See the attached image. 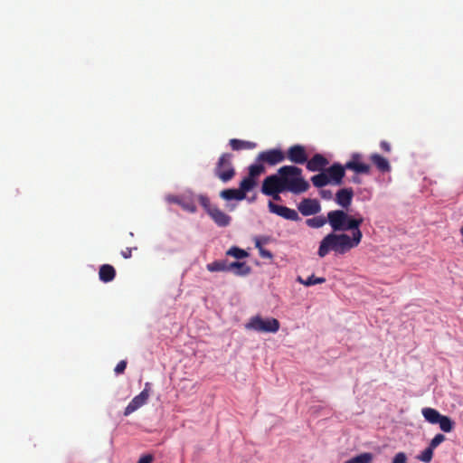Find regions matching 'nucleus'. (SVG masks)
<instances>
[{
  "mask_svg": "<svg viewBox=\"0 0 463 463\" xmlns=\"http://www.w3.org/2000/svg\"><path fill=\"white\" fill-rule=\"evenodd\" d=\"M327 221L333 232H331L323 238L317 250L320 258L326 256L330 250L343 255L360 244L363 238L360 226L364 222L361 214L350 215L344 210H333L327 213Z\"/></svg>",
  "mask_w": 463,
  "mask_h": 463,
  "instance_id": "f257e3e1",
  "label": "nucleus"
},
{
  "mask_svg": "<svg viewBox=\"0 0 463 463\" xmlns=\"http://www.w3.org/2000/svg\"><path fill=\"white\" fill-rule=\"evenodd\" d=\"M309 183L304 178L302 169L296 165H283L277 174L267 176L261 185V193L280 200L279 194L289 192L300 194L309 189Z\"/></svg>",
  "mask_w": 463,
  "mask_h": 463,
  "instance_id": "f03ea898",
  "label": "nucleus"
},
{
  "mask_svg": "<svg viewBox=\"0 0 463 463\" xmlns=\"http://www.w3.org/2000/svg\"><path fill=\"white\" fill-rule=\"evenodd\" d=\"M199 203L214 223L219 227H227L230 225L232 218L230 215L221 210L216 204L211 203L206 195H199Z\"/></svg>",
  "mask_w": 463,
  "mask_h": 463,
  "instance_id": "7ed1b4c3",
  "label": "nucleus"
},
{
  "mask_svg": "<svg viewBox=\"0 0 463 463\" xmlns=\"http://www.w3.org/2000/svg\"><path fill=\"white\" fill-rule=\"evenodd\" d=\"M232 154H222L218 158V161L213 169L214 175L223 183L231 181L236 175V171L232 164Z\"/></svg>",
  "mask_w": 463,
  "mask_h": 463,
  "instance_id": "20e7f679",
  "label": "nucleus"
},
{
  "mask_svg": "<svg viewBox=\"0 0 463 463\" xmlns=\"http://www.w3.org/2000/svg\"><path fill=\"white\" fill-rule=\"evenodd\" d=\"M280 324L277 318L268 317L264 319L260 316L250 317L245 325L246 329L260 333H277Z\"/></svg>",
  "mask_w": 463,
  "mask_h": 463,
  "instance_id": "39448f33",
  "label": "nucleus"
},
{
  "mask_svg": "<svg viewBox=\"0 0 463 463\" xmlns=\"http://www.w3.org/2000/svg\"><path fill=\"white\" fill-rule=\"evenodd\" d=\"M150 392L151 383H146L143 391L138 395L135 396L128 403V405L125 408L124 415L128 416L137 410H138L140 407L145 405L149 399Z\"/></svg>",
  "mask_w": 463,
  "mask_h": 463,
  "instance_id": "423d86ee",
  "label": "nucleus"
},
{
  "mask_svg": "<svg viewBox=\"0 0 463 463\" xmlns=\"http://www.w3.org/2000/svg\"><path fill=\"white\" fill-rule=\"evenodd\" d=\"M263 173H265V166L261 162L256 161L250 165L248 175L241 180L243 187L251 191L257 185L259 176Z\"/></svg>",
  "mask_w": 463,
  "mask_h": 463,
  "instance_id": "0eeeda50",
  "label": "nucleus"
},
{
  "mask_svg": "<svg viewBox=\"0 0 463 463\" xmlns=\"http://www.w3.org/2000/svg\"><path fill=\"white\" fill-rule=\"evenodd\" d=\"M284 159L285 155L279 148L262 151L256 157V161L261 162L262 164L265 163L269 165H276L279 163L283 162Z\"/></svg>",
  "mask_w": 463,
  "mask_h": 463,
  "instance_id": "6e6552de",
  "label": "nucleus"
},
{
  "mask_svg": "<svg viewBox=\"0 0 463 463\" xmlns=\"http://www.w3.org/2000/svg\"><path fill=\"white\" fill-rule=\"evenodd\" d=\"M345 169L352 170L356 174H369L371 167L368 164L363 162V156L359 153H354L351 159L345 164Z\"/></svg>",
  "mask_w": 463,
  "mask_h": 463,
  "instance_id": "1a4fd4ad",
  "label": "nucleus"
},
{
  "mask_svg": "<svg viewBox=\"0 0 463 463\" xmlns=\"http://www.w3.org/2000/svg\"><path fill=\"white\" fill-rule=\"evenodd\" d=\"M298 211L304 216H309L318 213L321 211V205L317 199L304 198L298 206Z\"/></svg>",
  "mask_w": 463,
  "mask_h": 463,
  "instance_id": "9d476101",
  "label": "nucleus"
},
{
  "mask_svg": "<svg viewBox=\"0 0 463 463\" xmlns=\"http://www.w3.org/2000/svg\"><path fill=\"white\" fill-rule=\"evenodd\" d=\"M268 206H269V211L272 213H275L280 217H283L286 220H290V221H298L299 220L298 213L293 209H290L287 206L276 204L272 202H269Z\"/></svg>",
  "mask_w": 463,
  "mask_h": 463,
  "instance_id": "9b49d317",
  "label": "nucleus"
},
{
  "mask_svg": "<svg viewBox=\"0 0 463 463\" xmlns=\"http://www.w3.org/2000/svg\"><path fill=\"white\" fill-rule=\"evenodd\" d=\"M288 159L298 165H303L307 161V154L306 148L301 145H294L288 149Z\"/></svg>",
  "mask_w": 463,
  "mask_h": 463,
  "instance_id": "f8f14e48",
  "label": "nucleus"
},
{
  "mask_svg": "<svg viewBox=\"0 0 463 463\" xmlns=\"http://www.w3.org/2000/svg\"><path fill=\"white\" fill-rule=\"evenodd\" d=\"M250 191V190L248 188L245 189L243 187V183L241 182L239 189H224L220 193V196L226 201H242L246 198V194Z\"/></svg>",
  "mask_w": 463,
  "mask_h": 463,
  "instance_id": "ddd939ff",
  "label": "nucleus"
},
{
  "mask_svg": "<svg viewBox=\"0 0 463 463\" xmlns=\"http://www.w3.org/2000/svg\"><path fill=\"white\" fill-rule=\"evenodd\" d=\"M345 166L338 163H335L330 167H328L326 173L331 180L330 184L336 185L342 184L343 178L345 177Z\"/></svg>",
  "mask_w": 463,
  "mask_h": 463,
  "instance_id": "4468645a",
  "label": "nucleus"
},
{
  "mask_svg": "<svg viewBox=\"0 0 463 463\" xmlns=\"http://www.w3.org/2000/svg\"><path fill=\"white\" fill-rule=\"evenodd\" d=\"M168 203L180 205L184 211L189 213L196 212V205L191 198L176 195H168L166 197Z\"/></svg>",
  "mask_w": 463,
  "mask_h": 463,
  "instance_id": "2eb2a0df",
  "label": "nucleus"
},
{
  "mask_svg": "<svg viewBox=\"0 0 463 463\" xmlns=\"http://www.w3.org/2000/svg\"><path fill=\"white\" fill-rule=\"evenodd\" d=\"M354 197V191L352 188L340 189L335 194V203L344 209H347Z\"/></svg>",
  "mask_w": 463,
  "mask_h": 463,
  "instance_id": "dca6fc26",
  "label": "nucleus"
},
{
  "mask_svg": "<svg viewBox=\"0 0 463 463\" xmlns=\"http://www.w3.org/2000/svg\"><path fill=\"white\" fill-rule=\"evenodd\" d=\"M307 168L311 172L322 171L327 165L328 160L321 154H316L307 162Z\"/></svg>",
  "mask_w": 463,
  "mask_h": 463,
  "instance_id": "f3484780",
  "label": "nucleus"
},
{
  "mask_svg": "<svg viewBox=\"0 0 463 463\" xmlns=\"http://www.w3.org/2000/svg\"><path fill=\"white\" fill-rule=\"evenodd\" d=\"M369 158L380 172L388 173L391 171L392 167L389 161L383 156L377 153H373L370 156Z\"/></svg>",
  "mask_w": 463,
  "mask_h": 463,
  "instance_id": "a211bd4d",
  "label": "nucleus"
},
{
  "mask_svg": "<svg viewBox=\"0 0 463 463\" xmlns=\"http://www.w3.org/2000/svg\"><path fill=\"white\" fill-rule=\"evenodd\" d=\"M229 271L236 276H246L250 273L251 269L246 262L234 261L229 263Z\"/></svg>",
  "mask_w": 463,
  "mask_h": 463,
  "instance_id": "6ab92c4d",
  "label": "nucleus"
},
{
  "mask_svg": "<svg viewBox=\"0 0 463 463\" xmlns=\"http://www.w3.org/2000/svg\"><path fill=\"white\" fill-rule=\"evenodd\" d=\"M99 279L105 283L112 281L116 277V270L113 266L109 264H103L99 271Z\"/></svg>",
  "mask_w": 463,
  "mask_h": 463,
  "instance_id": "aec40b11",
  "label": "nucleus"
},
{
  "mask_svg": "<svg viewBox=\"0 0 463 463\" xmlns=\"http://www.w3.org/2000/svg\"><path fill=\"white\" fill-rule=\"evenodd\" d=\"M231 147L232 150L239 151V150H250L254 149L257 146V144L255 142L251 141H245L241 140L237 138H232L229 142Z\"/></svg>",
  "mask_w": 463,
  "mask_h": 463,
  "instance_id": "412c9836",
  "label": "nucleus"
},
{
  "mask_svg": "<svg viewBox=\"0 0 463 463\" xmlns=\"http://www.w3.org/2000/svg\"><path fill=\"white\" fill-rule=\"evenodd\" d=\"M421 413L424 419L431 424H437L442 416L437 410L432 408H423Z\"/></svg>",
  "mask_w": 463,
  "mask_h": 463,
  "instance_id": "4be33fe9",
  "label": "nucleus"
},
{
  "mask_svg": "<svg viewBox=\"0 0 463 463\" xmlns=\"http://www.w3.org/2000/svg\"><path fill=\"white\" fill-rule=\"evenodd\" d=\"M311 182L315 187L322 188L331 183V180L326 172H321L311 177Z\"/></svg>",
  "mask_w": 463,
  "mask_h": 463,
  "instance_id": "5701e85b",
  "label": "nucleus"
},
{
  "mask_svg": "<svg viewBox=\"0 0 463 463\" xmlns=\"http://www.w3.org/2000/svg\"><path fill=\"white\" fill-rule=\"evenodd\" d=\"M229 263L226 260H215L208 263L206 268L211 272L229 271Z\"/></svg>",
  "mask_w": 463,
  "mask_h": 463,
  "instance_id": "b1692460",
  "label": "nucleus"
},
{
  "mask_svg": "<svg viewBox=\"0 0 463 463\" xmlns=\"http://www.w3.org/2000/svg\"><path fill=\"white\" fill-rule=\"evenodd\" d=\"M297 281L306 287H310L316 284H322L326 282V279L323 277L317 278L315 275H311L307 279H304L302 277L298 276L297 278Z\"/></svg>",
  "mask_w": 463,
  "mask_h": 463,
  "instance_id": "393cba45",
  "label": "nucleus"
},
{
  "mask_svg": "<svg viewBox=\"0 0 463 463\" xmlns=\"http://www.w3.org/2000/svg\"><path fill=\"white\" fill-rule=\"evenodd\" d=\"M326 222H328L327 216L324 217L322 215L316 216L306 221L307 226L316 229L323 227Z\"/></svg>",
  "mask_w": 463,
  "mask_h": 463,
  "instance_id": "a878e982",
  "label": "nucleus"
},
{
  "mask_svg": "<svg viewBox=\"0 0 463 463\" xmlns=\"http://www.w3.org/2000/svg\"><path fill=\"white\" fill-rule=\"evenodd\" d=\"M437 424L439 425L440 430L444 432H450L454 428L453 420L445 415L440 417Z\"/></svg>",
  "mask_w": 463,
  "mask_h": 463,
  "instance_id": "bb28decb",
  "label": "nucleus"
},
{
  "mask_svg": "<svg viewBox=\"0 0 463 463\" xmlns=\"http://www.w3.org/2000/svg\"><path fill=\"white\" fill-rule=\"evenodd\" d=\"M373 460V455L369 452L362 453L345 463H371Z\"/></svg>",
  "mask_w": 463,
  "mask_h": 463,
  "instance_id": "cd10ccee",
  "label": "nucleus"
},
{
  "mask_svg": "<svg viewBox=\"0 0 463 463\" xmlns=\"http://www.w3.org/2000/svg\"><path fill=\"white\" fill-rule=\"evenodd\" d=\"M228 256H232L237 260H241L248 257V252L238 247H232L226 252Z\"/></svg>",
  "mask_w": 463,
  "mask_h": 463,
  "instance_id": "c85d7f7f",
  "label": "nucleus"
},
{
  "mask_svg": "<svg viewBox=\"0 0 463 463\" xmlns=\"http://www.w3.org/2000/svg\"><path fill=\"white\" fill-rule=\"evenodd\" d=\"M433 449L429 446L425 449L420 456H418V459L422 462H430L433 457Z\"/></svg>",
  "mask_w": 463,
  "mask_h": 463,
  "instance_id": "c756f323",
  "label": "nucleus"
},
{
  "mask_svg": "<svg viewBox=\"0 0 463 463\" xmlns=\"http://www.w3.org/2000/svg\"><path fill=\"white\" fill-rule=\"evenodd\" d=\"M446 439L445 436L443 434H437L435 437L430 440L429 446H430L433 449H435L439 444H441Z\"/></svg>",
  "mask_w": 463,
  "mask_h": 463,
  "instance_id": "7c9ffc66",
  "label": "nucleus"
},
{
  "mask_svg": "<svg viewBox=\"0 0 463 463\" xmlns=\"http://www.w3.org/2000/svg\"><path fill=\"white\" fill-rule=\"evenodd\" d=\"M392 463H407V456L404 452H399L397 453Z\"/></svg>",
  "mask_w": 463,
  "mask_h": 463,
  "instance_id": "2f4dec72",
  "label": "nucleus"
},
{
  "mask_svg": "<svg viewBox=\"0 0 463 463\" xmlns=\"http://www.w3.org/2000/svg\"><path fill=\"white\" fill-rule=\"evenodd\" d=\"M127 367V361L121 360L115 367L114 371L117 374L123 373Z\"/></svg>",
  "mask_w": 463,
  "mask_h": 463,
  "instance_id": "473e14b6",
  "label": "nucleus"
},
{
  "mask_svg": "<svg viewBox=\"0 0 463 463\" xmlns=\"http://www.w3.org/2000/svg\"><path fill=\"white\" fill-rule=\"evenodd\" d=\"M319 194L323 199L331 200L333 198V193L330 190L321 189Z\"/></svg>",
  "mask_w": 463,
  "mask_h": 463,
  "instance_id": "72a5a7b5",
  "label": "nucleus"
},
{
  "mask_svg": "<svg viewBox=\"0 0 463 463\" xmlns=\"http://www.w3.org/2000/svg\"><path fill=\"white\" fill-rule=\"evenodd\" d=\"M154 457L151 454L143 455L137 463H152Z\"/></svg>",
  "mask_w": 463,
  "mask_h": 463,
  "instance_id": "f704fd0d",
  "label": "nucleus"
},
{
  "mask_svg": "<svg viewBox=\"0 0 463 463\" xmlns=\"http://www.w3.org/2000/svg\"><path fill=\"white\" fill-rule=\"evenodd\" d=\"M259 253L261 258L271 260L273 258V254L271 251L262 248L259 250Z\"/></svg>",
  "mask_w": 463,
  "mask_h": 463,
  "instance_id": "c9c22d12",
  "label": "nucleus"
},
{
  "mask_svg": "<svg viewBox=\"0 0 463 463\" xmlns=\"http://www.w3.org/2000/svg\"><path fill=\"white\" fill-rule=\"evenodd\" d=\"M380 147L383 152L390 153L392 151L391 144L385 140L381 141Z\"/></svg>",
  "mask_w": 463,
  "mask_h": 463,
  "instance_id": "e433bc0d",
  "label": "nucleus"
},
{
  "mask_svg": "<svg viewBox=\"0 0 463 463\" xmlns=\"http://www.w3.org/2000/svg\"><path fill=\"white\" fill-rule=\"evenodd\" d=\"M132 248H126L121 251V255L124 259H129L132 256Z\"/></svg>",
  "mask_w": 463,
  "mask_h": 463,
  "instance_id": "4c0bfd02",
  "label": "nucleus"
},
{
  "mask_svg": "<svg viewBox=\"0 0 463 463\" xmlns=\"http://www.w3.org/2000/svg\"><path fill=\"white\" fill-rule=\"evenodd\" d=\"M255 247L260 250V249H262V245H261V241L260 239H255Z\"/></svg>",
  "mask_w": 463,
  "mask_h": 463,
  "instance_id": "58836bf2",
  "label": "nucleus"
},
{
  "mask_svg": "<svg viewBox=\"0 0 463 463\" xmlns=\"http://www.w3.org/2000/svg\"><path fill=\"white\" fill-rule=\"evenodd\" d=\"M460 232H461V233H462V235H463V227L460 229Z\"/></svg>",
  "mask_w": 463,
  "mask_h": 463,
  "instance_id": "ea45409f",
  "label": "nucleus"
}]
</instances>
